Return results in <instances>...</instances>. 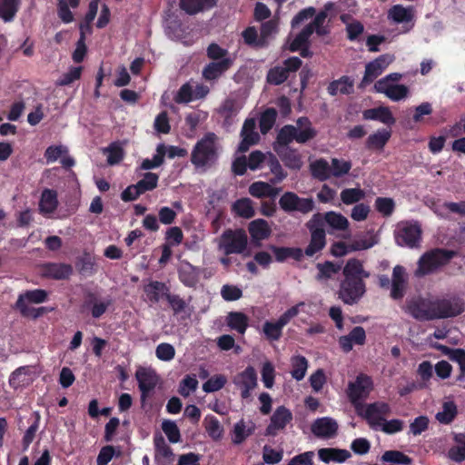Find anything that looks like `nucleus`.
I'll return each instance as SVG.
<instances>
[{"label":"nucleus","instance_id":"338daca9","mask_svg":"<svg viewBox=\"0 0 465 465\" xmlns=\"http://www.w3.org/2000/svg\"><path fill=\"white\" fill-rule=\"evenodd\" d=\"M242 108V104L235 99H226L220 108V114L225 118L235 115Z\"/></svg>","mask_w":465,"mask_h":465},{"label":"nucleus","instance_id":"f03ea898","mask_svg":"<svg viewBox=\"0 0 465 465\" xmlns=\"http://www.w3.org/2000/svg\"><path fill=\"white\" fill-rule=\"evenodd\" d=\"M316 134L317 132L312 127L311 121L306 117H300L295 124L283 126L277 135V140L280 145H287L292 141L305 143L313 139Z\"/></svg>","mask_w":465,"mask_h":465},{"label":"nucleus","instance_id":"603ef678","mask_svg":"<svg viewBox=\"0 0 465 465\" xmlns=\"http://www.w3.org/2000/svg\"><path fill=\"white\" fill-rule=\"evenodd\" d=\"M341 20L346 24V31L348 35V38L351 41L355 40L363 32V25L359 21H350V16L348 15H341Z\"/></svg>","mask_w":465,"mask_h":465},{"label":"nucleus","instance_id":"412c9836","mask_svg":"<svg viewBox=\"0 0 465 465\" xmlns=\"http://www.w3.org/2000/svg\"><path fill=\"white\" fill-rule=\"evenodd\" d=\"M292 420V413L284 406L278 407L271 417L270 424L266 429V434L275 436L283 430Z\"/></svg>","mask_w":465,"mask_h":465},{"label":"nucleus","instance_id":"3c124183","mask_svg":"<svg viewBox=\"0 0 465 465\" xmlns=\"http://www.w3.org/2000/svg\"><path fill=\"white\" fill-rule=\"evenodd\" d=\"M381 460L386 463L409 465L411 459L400 450H386L381 457Z\"/></svg>","mask_w":465,"mask_h":465},{"label":"nucleus","instance_id":"a18cd8bd","mask_svg":"<svg viewBox=\"0 0 465 465\" xmlns=\"http://www.w3.org/2000/svg\"><path fill=\"white\" fill-rule=\"evenodd\" d=\"M350 161L339 158H332L330 163V178H341L348 174L351 169Z\"/></svg>","mask_w":465,"mask_h":465},{"label":"nucleus","instance_id":"c03bdc74","mask_svg":"<svg viewBox=\"0 0 465 465\" xmlns=\"http://www.w3.org/2000/svg\"><path fill=\"white\" fill-rule=\"evenodd\" d=\"M328 90L331 95L351 94L353 90V81L348 76H342L339 80L333 81Z\"/></svg>","mask_w":465,"mask_h":465},{"label":"nucleus","instance_id":"20e7f679","mask_svg":"<svg viewBox=\"0 0 465 465\" xmlns=\"http://www.w3.org/2000/svg\"><path fill=\"white\" fill-rule=\"evenodd\" d=\"M402 74L399 73L389 74L374 84V90L377 93L383 94L387 98L393 102L405 99L409 94V88L399 84Z\"/></svg>","mask_w":465,"mask_h":465},{"label":"nucleus","instance_id":"6ab92c4d","mask_svg":"<svg viewBox=\"0 0 465 465\" xmlns=\"http://www.w3.org/2000/svg\"><path fill=\"white\" fill-rule=\"evenodd\" d=\"M339 425L331 417L316 419L312 424V432L318 438L331 439L337 435Z\"/></svg>","mask_w":465,"mask_h":465},{"label":"nucleus","instance_id":"79ce46f5","mask_svg":"<svg viewBox=\"0 0 465 465\" xmlns=\"http://www.w3.org/2000/svg\"><path fill=\"white\" fill-rule=\"evenodd\" d=\"M377 243V236L371 232L364 235H357L353 241L351 242L353 252L368 250Z\"/></svg>","mask_w":465,"mask_h":465},{"label":"nucleus","instance_id":"72a5a7b5","mask_svg":"<svg viewBox=\"0 0 465 465\" xmlns=\"http://www.w3.org/2000/svg\"><path fill=\"white\" fill-rule=\"evenodd\" d=\"M179 278L181 282L189 287L195 286L199 280V271L187 262H182L179 265Z\"/></svg>","mask_w":465,"mask_h":465},{"label":"nucleus","instance_id":"e2e57ef3","mask_svg":"<svg viewBox=\"0 0 465 465\" xmlns=\"http://www.w3.org/2000/svg\"><path fill=\"white\" fill-rule=\"evenodd\" d=\"M242 35L246 45L253 47L265 46V40L262 39L261 35H258V33L254 27L246 28Z\"/></svg>","mask_w":465,"mask_h":465},{"label":"nucleus","instance_id":"c85d7f7f","mask_svg":"<svg viewBox=\"0 0 465 465\" xmlns=\"http://www.w3.org/2000/svg\"><path fill=\"white\" fill-rule=\"evenodd\" d=\"M343 275L346 280H361L369 278L370 273L364 270L362 262L355 258L347 261L343 268Z\"/></svg>","mask_w":465,"mask_h":465},{"label":"nucleus","instance_id":"4d7b16f0","mask_svg":"<svg viewBox=\"0 0 465 465\" xmlns=\"http://www.w3.org/2000/svg\"><path fill=\"white\" fill-rule=\"evenodd\" d=\"M365 197V193L360 188H349L341 192V200L344 204L357 203Z\"/></svg>","mask_w":465,"mask_h":465},{"label":"nucleus","instance_id":"9d476101","mask_svg":"<svg viewBox=\"0 0 465 465\" xmlns=\"http://www.w3.org/2000/svg\"><path fill=\"white\" fill-rule=\"evenodd\" d=\"M207 85L196 81H189L183 84L174 95L177 104H188L193 101L203 99L209 94Z\"/></svg>","mask_w":465,"mask_h":465},{"label":"nucleus","instance_id":"6e6552de","mask_svg":"<svg viewBox=\"0 0 465 465\" xmlns=\"http://www.w3.org/2000/svg\"><path fill=\"white\" fill-rule=\"evenodd\" d=\"M357 414L366 420L369 426L376 430L381 423L391 413V407L383 401H376L370 404H362L361 408L355 410Z\"/></svg>","mask_w":465,"mask_h":465},{"label":"nucleus","instance_id":"cd10ccee","mask_svg":"<svg viewBox=\"0 0 465 465\" xmlns=\"http://www.w3.org/2000/svg\"><path fill=\"white\" fill-rule=\"evenodd\" d=\"M35 372L32 368L24 366L12 372L9 378V384L14 389L24 388L31 384L35 380Z\"/></svg>","mask_w":465,"mask_h":465},{"label":"nucleus","instance_id":"e433bc0d","mask_svg":"<svg viewBox=\"0 0 465 465\" xmlns=\"http://www.w3.org/2000/svg\"><path fill=\"white\" fill-rule=\"evenodd\" d=\"M458 414L457 405L453 401H445L442 403L441 410L435 415L436 420L440 424L451 423Z\"/></svg>","mask_w":465,"mask_h":465},{"label":"nucleus","instance_id":"680f3d73","mask_svg":"<svg viewBox=\"0 0 465 465\" xmlns=\"http://www.w3.org/2000/svg\"><path fill=\"white\" fill-rule=\"evenodd\" d=\"M165 154V146L159 144L156 149V154L153 155V159H145L142 162L141 168L143 170H150L160 166L163 163V157Z\"/></svg>","mask_w":465,"mask_h":465},{"label":"nucleus","instance_id":"6e6d98bb","mask_svg":"<svg viewBox=\"0 0 465 465\" xmlns=\"http://www.w3.org/2000/svg\"><path fill=\"white\" fill-rule=\"evenodd\" d=\"M391 137V133L386 130H380L370 135L367 140V146L372 149H381Z\"/></svg>","mask_w":465,"mask_h":465},{"label":"nucleus","instance_id":"4468645a","mask_svg":"<svg viewBox=\"0 0 465 465\" xmlns=\"http://www.w3.org/2000/svg\"><path fill=\"white\" fill-rule=\"evenodd\" d=\"M247 244V236L243 231H226L223 233L219 248L226 254L240 253Z\"/></svg>","mask_w":465,"mask_h":465},{"label":"nucleus","instance_id":"4c0bfd02","mask_svg":"<svg viewBox=\"0 0 465 465\" xmlns=\"http://www.w3.org/2000/svg\"><path fill=\"white\" fill-rule=\"evenodd\" d=\"M249 193L251 195L257 198H274L280 193V189L274 188L265 182H255L250 185Z\"/></svg>","mask_w":465,"mask_h":465},{"label":"nucleus","instance_id":"4be33fe9","mask_svg":"<svg viewBox=\"0 0 465 465\" xmlns=\"http://www.w3.org/2000/svg\"><path fill=\"white\" fill-rule=\"evenodd\" d=\"M242 141L239 144V151L246 152L252 145L258 143L260 134L256 132V122L253 118H248L244 121L241 131Z\"/></svg>","mask_w":465,"mask_h":465},{"label":"nucleus","instance_id":"f8f14e48","mask_svg":"<svg viewBox=\"0 0 465 465\" xmlns=\"http://www.w3.org/2000/svg\"><path fill=\"white\" fill-rule=\"evenodd\" d=\"M365 292L366 286L363 281L344 279L341 282L338 295L344 303L352 305L357 303Z\"/></svg>","mask_w":465,"mask_h":465},{"label":"nucleus","instance_id":"5701e85b","mask_svg":"<svg viewBox=\"0 0 465 465\" xmlns=\"http://www.w3.org/2000/svg\"><path fill=\"white\" fill-rule=\"evenodd\" d=\"M312 221L308 223L311 232V239L308 246L304 250V253L308 257H312L320 252L326 245V233L322 228L315 227L312 224Z\"/></svg>","mask_w":465,"mask_h":465},{"label":"nucleus","instance_id":"49530a36","mask_svg":"<svg viewBox=\"0 0 465 465\" xmlns=\"http://www.w3.org/2000/svg\"><path fill=\"white\" fill-rule=\"evenodd\" d=\"M316 268L318 270L316 279L320 282H325L331 279L341 270V266L339 264H335L331 262L318 263Z\"/></svg>","mask_w":465,"mask_h":465},{"label":"nucleus","instance_id":"052dcab7","mask_svg":"<svg viewBox=\"0 0 465 465\" xmlns=\"http://www.w3.org/2000/svg\"><path fill=\"white\" fill-rule=\"evenodd\" d=\"M162 430L172 443L181 440V433L178 426L173 420H164L162 423Z\"/></svg>","mask_w":465,"mask_h":465},{"label":"nucleus","instance_id":"423d86ee","mask_svg":"<svg viewBox=\"0 0 465 465\" xmlns=\"http://www.w3.org/2000/svg\"><path fill=\"white\" fill-rule=\"evenodd\" d=\"M46 298L47 293L44 290L36 289L28 291L19 295L15 307L23 316L36 319L46 312L47 310L45 307L34 308L30 306V303H42Z\"/></svg>","mask_w":465,"mask_h":465},{"label":"nucleus","instance_id":"7ed1b4c3","mask_svg":"<svg viewBox=\"0 0 465 465\" xmlns=\"http://www.w3.org/2000/svg\"><path fill=\"white\" fill-rule=\"evenodd\" d=\"M454 254V252L440 248L424 252L417 262V268L413 272V275L417 278H422L436 272L447 264Z\"/></svg>","mask_w":465,"mask_h":465},{"label":"nucleus","instance_id":"69168bd1","mask_svg":"<svg viewBox=\"0 0 465 465\" xmlns=\"http://www.w3.org/2000/svg\"><path fill=\"white\" fill-rule=\"evenodd\" d=\"M227 382V378L223 374H218L211 377L203 385V390L206 393L214 392L220 391L224 387Z\"/></svg>","mask_w":465,"mask_h":465},{"label":"nucleus","instance_id":"37998d69","mask_svg":"<svg viewBox=\"0 0 465 465\" xmlns=\"http://www.w3.org/2000/svg\"><path fill=\"white\" fill-rule=\"evenodd\" d=\"M324 220L335 231H347L349 228V221L341 213L328 212L325 213Z\"/></svg>","mask_w":465,"mask_h":465},{"label":"nucleus","instance_id":"864d4df0","mask_svg":"<svg viewBox=\"0 0 465 465\" xmlns=\"http://www.w3.org/2000/svg\"><path fill=\"white\" fill-rule=\"evenodd\" d=\"M232 209L236 214L243 218H251L254 215L252 203L248 198L236 201L232 205Z\"/></svg>","mask_w":465,"mask_h":465},{"label":"nucleus","instance_id":"ea45409f","mask_svg":"<svg viewBox=\"0 0 465 465\" xmlns=\"http://www.w3.org/2000/svg\"><path fill=\"white\" fill-rule=\"evenodd\" d=\"M58 205L56 192L50 189L43 191L39 209L42 213L48 214L52 213Z\"/></svg>","mask_w":465,"mask_h":465},{"label":"nucleus","instance_id":"c9c22d12","mask_svg":"<svg viewBox=\"0 0 465 465\" xmlns=\"http://www.w3.org/2000/svg\"><path fill=\"white\" fill-rule=\"evenodd\" d=\"M309 168L313 178L321 182L330 179V163L326 159L320 158L312 161Z\"/></svg>","mask_w":465,"mask_h":465},{"label":"nucleus","instance_id":"c756f323","mask_svg":"<svg viewBox=\"0 0 465 465\" xmlns=\"http://www.w3.org/2000/svg\"><path fill=\"white\" fill-rule=\"evenodd\" d=\"M143 292L148 302L156 303L163 297L166 298L169 289L165 283L162 282L151 281L143 286Z\"/></svg>","mask_w":465,"mask_h":465},{"label":"nucleus","instance_id":"b1692460","mask_svg":"<svg viewBox=\"0 0 465 465\" xmlns=\"http://www.w3.org/2000/svg\"><path fill=\"white\" fill-rule=\"evenodd\" d=\"M274 150L288 168L293 170L302 168L303 164L302 157L297 150L291 149L287 145H280L278 141L274 144Z\"/></svg>","mask_w":465,"mask_h":465},{"label":"nucleus","instance_id":"a878e982","mask_svg":"<svg viewBox=\"0 0 465 465\" xmlns=\"http://www.w3.org/2000/svg\"><path fill=\"white\" fill-rule=\"evenodd\" d=\"M452 445L447 451V458L453 462L461 463L465 460V432H452Z\"/></svg>","mask_w":465,"mask_h":465},{"label":"nucleus","instance_id":"a19ab883","mask_svg":"<svg viewBox=\"0 0 465 465\" xmlns=\"http://www.w3.org/2000/svg\"><path fill=\"white\" fill-rule=\"evenodd\" d=\"M226 322L231 329L244 334L249 325V318L242 312H232L227 315Z\"/></svg>","mask_w":465,"mask_h":465},{"label":"nucleus","instance_id":"1a4fd4ad","mask_svg":"<svg viewBox=\"0 0 465 465\" xmlns=\"http://www.w3.org/2000/svg\"><path fill=\"white\" fill-rule=\"evenodd\" d=\"M420 237L421 229L416 223L402 222L399 223L395 232V240L400 246L417 247Z\"/></svg>","mask_w":465,"mask_h":465},{"label":"nucleus","instance_id":"58836bf2","mask_svg":"<svg viewBox=\"0 0 465 465\" xmlns=\"http://www.w3.org/2000/svg\"><path fill=\"white\" fill-rule=\"evenodd\" d=\"M214 4L215 0H180L181 8L188 15H194L211 8Z\"/></svg>","mask_w":465,"mask_h":465},{"label":"nucleus","instance_id":"393cba45","mask_svg":"<svg viewBox=\"0 0 465 465\" xmlns=\"http://www.w3.org/2000/svg\"><path fill=\"white\" fill-rule=\"evenodd\" d=\"M407 286V272L403 266L396 265L392 271L391 296L394 300L403 297Z\"/></svg>","mask_w":465,"mask_h":465},{"label":"nucleus","instance_id":"bf43d9fd","mask_svg":"<svg viewBox=\"0 0 465 465\" xmlns=\"http://www.w3.org/2000/svg\"><path fill=\"white\" fill-rule=\"evenodd\" d=\"M313 32V25H306L302 29V31L299 35H297L296 37L291 43V51H297L301 49L303 45H305Z\"/></svg>","mask_w":465,"mask_h":465},{"label":"nucleus","instance_id":"aec40b11","mask_svg":"<svg viewBox=\"0 0 465 465\" xmlns=\"http://www.w3.org/2000/svg\"><path fill=\"white\" fill-rule=\"evenodd\" d=\"M435 319L454 317L462 312L463 307L457 299L434 300Z\"/></svg>","mask_w":465,"mask_h":465},{"label":"nucleus","instance_id":"9b49d317","mask_svg":"<svg viewBox=\"0 0 465 465\" xmlns=\"http://www.w3.org/2000/svg\"><path fill=\"white\" fill-rule=\"evenodd\" d=\"M388 19L393 24L401 25V33H409L415 25V9L413 6L395 5L389 9Z\"/></svg>","mask_w":465,"mask_h":465},{"label":"nucleus","instance_id":"f3484780","mask_svg":"<svg viewBox=\"0 0 465 465\" xmlns=\"http://www.w3.org/2000/svg\"><path fill=\"white\" fill-rule=\"evenodd\" d=\"M233 383L241 390V396L248 399L251 391L257 386V375L252 367H247L233 378Z\"/></svg>","mask_w":465,"mask_h":465},{"label":"nucleus","instance_id":"de8ad7c7","mask_svg":"<svg viewBox=\"0 0 465 465\" xmlns=\"http://www.w3.org/2000/svg\"><path fill=\"white\" fill-rule=\"evenodd\" d=\"M291 363L292 378L296 381H302L305 377L308 369V361L305 357L297 355L292 358Z\"/></svg>","mask_w":465,"mask_h":465},{"label":"nucleus","instance_id":"39448f33","mask_svg":"<svg viewBox=\"0 0 465 465\" xmlns=\"http://www.w3.org/2000/svg\"><path fill=\"white\" fill-rule=\"evenodd\" d=\"M373 390L372 379L364 373L357 375L354 381L348 383L346 395L355 410L361 408L363 401Z\"/></svg>","mask_w":465,"mask_h":465},{"label":"nucleus","instance_id":"13d9d810","mask_svg":"<svg viewBox=\"0 0 465 465\" xmlns=\"http://www.w3.org/2000/svg\"><path fill=\"white\" fill-rule=\"evenodd\" d=\"M266 163L269 165L272 173L274 175V178L272 179V183H280L286 177V173L282 170L279 161L272 153H268Z\"/></svg>","mask_w":465,"mask_h":465},{"label":"nucleus","instance_id":"a211bd4d","mask_svg":"<svg viewBox=\"0 0 465 465\" xmlns=\"http://www.w3.org/2000/svg\"><path fill=\"white\" fill-rule=\"evenodd\" d=\"M135 378L138 381L143 400L156 387L159 381L157 373L151 368H139L136 371Z\"/></svg>","mask_w":465,"mask_h":465},{"label":"nucleus","instance_id":"2f4dec72","mask_svg":"<svg viewBox=\"0 0 465 465\" xmlns=\"http://www.w3.org/2000/svg\"><path fill=\"white\" fill-rule=\"evenodd\" d=\"M73 273V267L67 263H48L44 266L43 274L45 277L63 280Z\"/></svg>","mask_w":465,"mask_h":465},{"label":"nucleus","instance_id":"774afa93","mask_svg":"<svg viewBox=\"0 0 465 465\" xmlns=\"http://www.w3.org/2000/svg\"><path fill=\"white\" fill-rule=\"evenodd\" d=\"M404 422L399 419L387 420L386 419L381 423L376 430H381L386 434H394L400 432L403 429Z\"/></svg>","mask_w":465,"mask_h":465},{"label":"nucleus","instance_id":"5fc2aeb1","mask_svg":"<svg viewBox=\"0 0 465 465\" xmlns=\"http://www.w3.org/2000/svg\"><path fill=\"white\" fill-rule=\"evenodd\" d=\"M253 431L252 426H248L243 420H240L233 427L232 441L240 444L248 438Z\"/></svg>","mask_w":465,"mask_h":465},{"label":"nucleus","instance_id":"0eeeda50","mask_svg":"<svg viewBox=\"0 0 465 465\" xmlns=\"http://www.w3.org/2000/svg\"><path fill=\"white\" fill-rule=\"evenodd\" d=\"M304 306L305 303L301 302L283 312L277 321L265 322L262 327V331L266 339L271 341L280 340L282 335L283 327L286 326L292 319L297 316Z\"/></svg>","mask_w":465,"mask_h":465},{"label":"nucleus","instance_id":"f257e3e1","mask_svg":"<svg viewBox=\"0 0 465 465\" xmlns=\"http://www.w3.org/2000/svg\"><path fill=\"white\" fill-rule=\"evenodd\" d=\"M218 138L213 133H208L199 140L191 153V162L198 169L212 166L218 158Z\"/></svg>","mask_w":465,"mask_h":465},{"label":"nucleus","instance_id":"473e14b6","mask_svg":"<svg viewBox=\"0 0 465 465\" xmlns=\"http://www.w3.org/2000/svg\"><path fill=\"white\" fill-rule=\"evenodd\" d=\"M249 232L253 242H259L267 239L272 232L268 223L263 219H257L250 223Z\"/></svg>","mask_w":465,"mask_h":465},{"label":"nucleus","instance_id":"7c9ffc66","mask_svg":"<svg viewBox=\"0 0 465 465\" xmlns=\"http://www.w3.org/2000/svg\"><path fill=\"white\" fill-rule=\"evenodd\" d=\"M318 456L319 459L325 463H329L331 461L341 463L351 458V455L347 450L322 448L318 450Z\"/></svg>","mask_w":465,"mask_h":465},{"label":"nucleus","instance_id":"09e8293b","mask_svg":"<svg viewBox=\"0 0 465 465\" xmlns=\"http://www.w3.org/2000/svg\"><path fill=\"white\" fill-rule=\"evenodd\" d=\"M204 427L208 435L213 440H219L223 436V428L214 416H207L204 419Z\"/></svg>","mask_w":465,"mask_h":465},{"label":"nucleus","instance_id":"dca6fc26","mask_svg":"<svg viewBox=\"0 0 465 465\" xmlns=\"http://www.w3.org/2000/svg\"><path fill=\"white\" fill-rule=\"evenodd\" d=\"M395 60L394 54H385L380 55L375 60L368 63L365 66L364 76L361 84L365 85L371 83L375 78L382 74V72Z\"/></svg>","mask_w":465,"mask_h":465},{"label":"nucleus","instance_id":"ddd939ff","mask_svg":"<svg viewBox=\"0 0 465 465\" xmlns=\"http://www.w3.org/2000/svg\"><path fill=\"white\" fill-rule=\"evenodd\" d=\"M281 208L287 212H300L308 213L314 208V202L312 198H301L296 193L287 192L279 200Z\"/></svg>","mask_w":465,"mask_h":465},{"label":"nucleus","instance_id":"2eb2a0df","mask_svg":"<svg viewBox=\"0 0 465 465\" xmlns=\"http://www.w3.org/2000/svg\"><path fill=\"white\" fill-rule=\"evenodd\" d=\"M407 312L419 321H430L435 319L434 300L413 299L407 305Z\"/></svg>","mask_w":465,"mask_h":465},{"label":"nucleus","instance_id":"0e129e2a","mask_svg":"<svg viewBox=\"0 0 465 465\" xmlns=\"http://www.w3.org/2000/svg\"><path fill=\"white\" fill-rule=\"evenodd\" d=\"M206 53L208 58L213 60V62L223 61L226 58H234L226 49L215 43L209 45Z\"/></svg>","mask_w":465,"mask_h":465},{"label":"nucleus","instance_id":"bb28decb","mask_svg":"<svg viewBox=\"0 0 465 465\" xmlns=\"http://www.w3.org/2000/svg\"><path fill=\"white\" fill-rule=\"evenodd\" d=\"M234 63V58H226L223 61L209 63L203 70V76L208 81L216 80L229 70Z\"/></svg>","mask_w":465,"mask_h":465},{"label":"nucleus","instance_id":"f704fd0d","mask_svg":"<svg viewBox=\"0 0 465 465\" xmlns=\"http://www.w3.org/2000/svg\"><path fill=\"white\" fill-rule=\"evenodd\" d=\"M362 115L365 120H377L385 124H393L395 123L391 110L385 106L365 110Z\"/></svg>","mask_w":465,"mask_h":465},{"label":"nucleus","instance_id":"8fccbe9b","mask_svg":"<svg viewBox=\"0 0 465 465\" xmlns=\"http://www.w3.org/2000/svg\"><path fill=\"white\" fill-rule=\"evenodd\" d=\"M18 5L19 0H1L0 17L5 22L12 21L18 10Z\"/></svg>","mask_w":465,"mask_h":465}]
</instances>
